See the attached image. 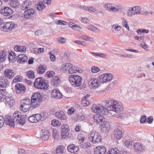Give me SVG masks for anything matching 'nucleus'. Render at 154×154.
<instances>
[{
	"mask_svg": "<svg viewBox=\"0 0 154 154\" xmlns=\"http://www.w3.org/2000/svg\"><path fill=\"white\" fill-rule=\"evenodd\" d=\"M103 102L107 108H104L101 105L98 104L93 105L91 109L92 111L94 112L98 113L94 116V121L98 124L101 123L105 120L104 117L100 113L107 115L109 110L118 113L121 112L123 109L121 103L114 99L105 100Z\"/></svg>",
	"mask_w": 154,
	"mask_h": 154,
	"instance_id": "nucleus-1",
	"label": "nucleus"
},
{
	"mask_svg": "<svg viewBox=\"0 0 154 154\" xmlns=\"http://www.w3.org/2000/svg\"><path fill=\"white\" fill-rule=\"evenodd\" d=\"M13 119L14 125L19 124L23 126L26 122L28 118L26 115H22L20 112L16 111L13 115Z\"/></svg>",
	"mask_w": 154,
	"mask_h": 154,
	"instance_id": "nucleus-2",
	"label": "nucleus"
},
{
	"mask_svg": "<svg viewBox=\"0 0 154 154\" xmlns=\"http://www.w3.org/2000/svg\"><path fill=\"white\" fill-rule=\"evenodd\" d=\"M68 79L72 85L75 87L80 86L82 83V78L79 75H70L68 78Z\"/></svg>",
	"mask_w": 154,
	"mask_h": 154,
	"instance_id": "nucleus-3",
	"label": "nucleus"
},
{
	"mask_svg": "<svg viewBox=\"0 0 154 154\" xmlns=\"http://www.w3.org/2000/svg\"><path fill=\"white\" fill-rule=\"evenodd\" d=\"M32 106V109L38 107L42 101V97L41 93L36 92L33 94L31 97Z\"/></svg>",
	"mask_w": 154,
	"mask_h": 154,
	"instance_id": "nucleus-4",
	"label": "nucleus"
},
{
	"mask_svg": "<svg viewBox=\"0 0 154 154\" xmlns=\"http://www.w3.org/2000/svg\"><path fill=\"white\" fill-rule=\"evenodd\" d=\"M33 85L37 88L44 90L47 89L49 86L47 82L40 77L35 79Z\"/></svg>",
	"mask_w": 154,
	"mask_h": 154,
	"instance_id": "nucleus-5",
	"label": "nucleus"
},
{
	"mask_svg": "<svg viewBox=\"0 0 154 154\" xmlns=\"http://www.w3.org/2000/svg\"><path fill=\"white\" fill-rule=\"evenodd\" d=\"M88 139L92 143H96L100 141L101 137L99 133L96 131H92L88 135Z\"/></svg>",
	"mask_w": 154,
	"mask_h": 154,
	"instance_id": "nucleus-6",
	"label": "nucleus"
},
{
	"mask_svg": "<svg viewBox=\"0 0 154 154\" xmlns=\"http://www.w3.org/2000/svg\"><path fill=\"white\" fill-rule=\"evenodd\" d=\"M20 103V107L24 112L28 111L31 107L32 108V106L31 100L27 98L21 100Z\"/></svg>",
	"mask_w": 154,
	"mask_h": 154,
	"instance_id": "nucleus-7",
	"label": "nucleus"
},
{
	"mask_svg": "<svg viewBox=\"0 0 154 154\" xmlns=\"http://www.w3.org/2000/svg\"><path fill=\"white\" fill-rule=\"evenodd\" d=\"M35 13V10L33 8L27 9L24 13V18L25 20H31L33 17Z\"/></svg>",
	"mask_w": 154,
	"mask_h": 154,
	"instance_id": "nucleus-8",
	"label": "nucleus"
},
{
	"mask_svg": "<svg viewBox=\"0 0 154 154\" xmlns=\"http://www.w3.org/2000/svg\"><path fill=\"white\" fill-rule=\"evenodd\" d=\"M0 13L4 16H8L13 14V11L10 7L5 6L0 9Z\"/></svg>",
	"mask_w": 154,
	"mask_h": 154,
	"instance_id": "nucleus-9",
	"label": "nucleus"
},
{
	"mask_svg": "<svg viewBox=\"0 0 154 154\" xmlns=\"http://www.w3.org/2000/svg\"><path fill=\"white\" fill-rule=\"evenodd\" d=\"M17 26L14 22H8L5 23L2 27V28L3 31L6 32H9Z\"/></svg>",
	"mask_w": 154,
	"mask_h": 154,
	"instance_id": "nucleus-10",
	"label": "nucleus"
},
{
	"mask_svg": "<svg viewBox=\"0 0 154 154\" xmlns=\"http://www.w3.org/2000/svg\"><path fill=\"white\" fill-rule=\"evenodd\" d=\"M89 82L90 83L89 86L92 88H96L98 87L101 83L99 77L97 78H91Z\"/></svg>",
	"mask_w": 154,
	"mask_h": 154,
	"instance_id": "nucleus-11",
	"label": "nucleus"
},
{
	"mask_svg": "<svg viewBox=\"0 0 154 154\" xmlns=\"http://www.w3.org/2000/svg\"><path fill=\"white\" fill-rule=\"evenodd\" d=\"M69 126L68 125H63L61 126V135L63 138L68 136L69 132Z\"/></svg>",
	"mask_w": 154,
	"mask_h": 154,
	"instance_id": "nucleus-12",
	"label": "nucleus"
},
{
	"mask_svg": "<svg viewBox=\"0 0 154 154\" xmlns=\"http://www.w3.org/2000/svg\"><path fill=\"white\" fill-rule=\"evenodd\" d=\"M106 148L103 146H98L94 149V154H106Z\"/></svg>",
	"mask_w": 154,
	"mask_h": 154,
	"instance_id": "nucleus-13",
	"label": "nucleus"
},
{
	"mask_svg": "<svg viewBox=\"0 0 154 154\" xmlns=\"http://www.w3.org/2000/svg\"><path fill=\"white\" fill-rule=\"evenodd\" d=\"M105 8L107 10L111 12L116 11L121 8L119 6L114 7L110 3H107L106 4Z\"/></svg>",
	"mask_w": 154,
	"mask_h": 154,
	"instance_id": "nucleus-14",
	"label": "nucleus"
},
{
	"mask_svg": "<svg viewBox=\"0 0 154 154\" xmlns=\"http://www.w3.org/2000/svg\"><path fill=\"white\" fill-rule=\"evenodd\" d=\"M134 149L136 152H139L146 149L145 146L140 143H135L134 144Z\"/></svg>",
	"mask_w": 154,
	"mask_h": 154,
	"instance_id": "nucleus-15",
	"label": "nucleus"
},
{
	"mask_svg": "<svg viewBox=\"0 0 154 154\" xmlns=\"http://www.w3.org/2000/svg\"><path fill=\"white\" fill-rule=\"evenodd\" d=\"M5 122L6 123L7 125L9 126L11 128L14 127V124L13 122V119L12 120L11 116L6 115L4 119Z\"/></svg>",
	"mask_w": 154,
	"mask_h": 154,
	"instance_id": "nucleus-16",
	"label": "nucleus"
},
{
	"mask_svg": "<svg viewBox=\"0 0 154 154\" xmlns=\"http://www.w3.org/2000/svg\"><path fill=\"white\" fill-rule=\"evenodd\" d=\"M55 116L59 119L61 120H65L66 119V116L64 112L62 110H59L56 112Z\"/></svg>",
	"mask_w": 154,
	"mask_h": 154,
	"instance_id": "nucleus-17",
	"label": "nucleus"
},
{
	"mask_svg": "<svg viewBox=\"0 0 154 154\" xmlns=\"http://www.w3.org/2000/svg\"><path fill=\"white\" fill-rule=\"evenodd\" d=\"M50 134L49 131L47 130L43 129L41 131L40 137L43 140H46L48 139Z\"/></svg>",
	"mask_w": 154,
	"mask_h": 154,
	"instance_id": "nucleus-18",
	"label": "nucleus"
},
{
	"mask_svg": "<svg viewBox=\"0 0 154 154\" xmlns=\"http://www.w3.org/2000/svg\"><path fill=\"white\" fill-rule=\"evenodd\" d=\"M51 96L56 99H60L62 97V95L60 91L56 89H54L52 91Z\"/></svg>",
	"mask_w": 154,
	"mask_h": 154,
	"instance_id": "nucleus-19",
	"label": "nucleus"
},
{
	"mask_svg": "<svg viewBox=\"0 0 154 154\" xmlns=\"http://www.w3.org/2000/svg\"><path fill=\"white\" fill-rule=\"evenodd\" d=\"M4 75L8 79H11L14 76V73L12 69H6L4 72Z\"/></svg>",
	"mask_w": 154,
	"mask_h": 154,
	"instance_id": "nucleus-20",
	"label": "nucleus"
},
{
	"mask_svg": "<svg viewBox=\"0 0 154 154\" xmlns=\"http://www.w3.org/2000/svg\"><path fill=\"white\" fill-rule=\"evenodd\" d=\"M9 84V81L3 76L0 77V87L5 88Z\"/></svg>",
	"mask_w": 154,
	"mask_h": 154,
	"instance_id": "nucleus-21",
	"label": "nucleus"
},
{
	"mask_svg": "<svg viewBox=\"0 0 154 154\" xmlns=\"http://www.w3.org/2000/svg\"><path fill=\"white\" fill-rule=\"evenodd\" d=\"M28 59L27 56L24 54H19L17 58V62L18 63H23L26 62Z\"/></svg>",
	"mask_w": 154,
	"mask_h": 154,
	"instance_id": "nucleus-22",
	"label": "nucleus"
},
{
	"mask_svg": "<svg viewBox=\"0 0 154 154\" xmlns=\"http://www.w3.org/2000/svg\"><path fill=\"white\" fill-rule=\"evenodd\" d=\"M5 100L6 105L10 107L13 106L14 104L15 101L12 97H7Z\"/></svg>",
	"mask_w": 154,
	"mask_h": 154,
	"instance_id": "nucleus-23",
	"label": "nucleus"
},
{
	"mask_svg": "<svg viewBox=\"0 0 154 154\" xmlns=\"http://www.w3.org/2000/svg\"><path fill=\"white\" fill-rule=\"evenodd\" d=\"M123 134L122 131L119 129H117L114 131L115 139L117 140H120L123 137Z\"/></svg>",
	"mask_w": 154,
	"mask_h": 154,
	"instance_id": "nucleus-24",
	"label": "nucleus"
},
{
	"mask_svg": "<svg viewBox=\"0 0 154 154\" xmlns=\"http://www.w3.org/2000/svg\"><path fill=\"white\" fill-rule=\"evenodd\" d=\"M101 130L103 131H108L110 128V125L109 123L107 121L104 120L101 123Z\"/></svg>",
	"mask_w": 154,
	"mask_h": 154,
	"instance_id": "nucleus-25",
	"label": "nucleus"
},
{
	"mask_svg": "<svg viewBox=\"0 0 154 154\" xmlns=\"http://www.w3.org/2000/svg\"><path fill=\"white\" fill-rule=\"evenodd\" d=\"M61 80L57 76H54L51 79V84L54 86H57L61 82Z\"/></svg>",
	"mask_w": 154,
	"mask_h": 154,
	"instance_id": "nucleus-26",
	"label": "nucleus"
},
{
	"mask_svg": "<svg viewBox=\"0 0 154 154\" xmlns=\"http://www.w3.org/2000/svg\"><path fill=\"white\" fill-rule=\"evenodd\" d=\"M67 149L69 152L72 153L77 152L79 149L78 146H75L73 144L70 145L67 147Z\"/></svg>",
	"mask_w": 154,
	"mask_h": 154,
	"instance_id": "nucleus-27",
	"label": "nucleus"
},
{
	"mask_svg": "<svg viewBox=\"0 0 154 154\" xmlns=\"http://www.w3.org/2000/svg\"><path fill=\"white\" fill-rule=\"evenodd\" d=\"M31 2L29 0H27L23 2L22 8V10L28 9L31 7Z\"/></svg>",
	"mask_w": 154,
	"mask_h": 154,
	"instance_id": "nucleus-28",
	"label": "nucleus"
},
{
	"mask_svg": "<svg viewBox=\"0 0 154 154\" xmlns=\"http://www.w3.org/2000/svg\"><path fill=\"white\" fill-rule=\"evenodd\" d=\"M46 69L45 66L40 65L37 69V73L39 74H43L45 72Z\"/></svg>",
	"mask_w": 154,
	"mask_h": 154,
	"instance_id": "nucleus-29",
	"label": "nucleus"
},
{
	"mask_svg": "<svg viewBox=\"0 0 154 154\" xmlns=\"http://www.w3.org/2000/svg\"><path fill=\"white\" fill-rule=\"evenodd\" d=\"M15 88L17 90L20 91H25L26 90V87L23 84L20 83H17L15 85Z\"/></svg>",
	"mask_w": 154,
	"mask_h": 154,
	"instance_id": "nucleus-30",
	"label": "nucleus"
},
{
	"mask_svg": "<svg viewBox=\"0 0 154 154\" xmlns=\"http://www.w3.org/2000/svg\"><path fill=\"white\" fill-rule=\"evenodd\" d=\"M9 5L11 7L17 8L19 5L20 4L17 0H10Z\"/></svg>",
	"mask_w": 154,
	"mask_h": 154,
	"instance_id": "nucleus-31",
	"label": "nucleus"
},
{
	"mask_svg": "<svg viewBox=\"0 0 154 154\" xmlns=\"http://www.w3.org/2000/svg\"><path fill=\"white\" fill-rule=\"evenodd\" d=\"M26 49V48L25 46H20L17 45L14 47V50L17 52H25Z\"/></svg>",
	"mask_w": 154,
	"mask_h": 154,
	"instance_id": "nucleus-32",
	"label": "nucleus"
},
{
	"mask_svg": "<svg viewBox=\"0 0 154 154\" xmlns=\"http://www.w3.org/2000/svg\"><path fill=\"white\" fill-rule=\"evenodd\" d=\"M6 93H5V90L4 89H1L0 90V101L4 100L7 97L6 96Z\"/></svg>",
	"mask_w": 154,
	"mask_h": 154,
	"instance_id": "nucleus-33",
	"label": "nucleus"
},
{
	"mask_svg": "<svg viewBox=\"0 0 154 154\" xmlns=\"http://www.w3.org/2000/svg\"><path fill=\"white\" fill-rule=\"evenodd\" d=\"M79 68L76 66H71L68 69V72L70 74H73L79 72Z\"/></svg>",
	"mask_w": 154,
	"mask_h": 154,
	"instance_id": "nucleus-34",
	"label": "nucleus"
},
{
	"mask_svg": "<svg viewBox=\"0 0 154 154\" xmlns=\"http://www.w3.org/2000/svg\"><path fill=\"white\" fill-rule=\"evenodd\" d=\"M86 28L89 30L93 32H100V30L98 28L92 25H90L87 26Z\"/></svg>",
	"mask_w": 154,
	"mask_h": 154,
	"instance_id": "nucleus-35",
	"label": "nucleus"
},
{
	"mask_svg": "<svg viewBox=\"0 0 154 154\" xmlns=\"http://www.w3.org/2000/svg\"><path fill=\"white\" fill-rule=\"evenodd\" d=\"M37 9L39 11H42L45 7L46 6L42 2H39L37 3Z\"/></svg>",
	"mask_w": 154,
	"mask_h": 154,
	"instance_id": "nucleus-36",
	"label": "nucleus"
},
{
	"mask_svg": "<svg viewBox=\"0 0 154 154\" xmlns=\"http://www.w3.org/2000/svg\"><path fill=\"white\" fill-rule=\"evenodd\" d=\"M141 8L140 6H134L133 7L131 8V10L134 11V14L135 15L137 14H140V10H141Z\"/></svg>",
	"mask_w": 154,
	"mask_h": 154,
	"instance_id": "nucleus-37",
	"label": "nucleus"
},
{
	"mask_svg": "<svg viewBox=\"0 0 154 154\" xmlns=\"http://www.w3.org/2000/svg\"><path fill=\"white\" fill-rule=\"evenodd\" d=\"M90 53L96 56H98L103 58H106L108 55L107 54H103L97 52H90Z\"/></svg>",
	"mask_w": 154,
	"mask_h": 154,
	"instance_id": "nucleus-38",
	"label": "nucleus"
},
{
	"mask_svg": "<svg viewBox=\"0 0 154 154\" xmlns=\"http://www.w3.org/2000/svg\"><path fill=\"white\" fill-rule=\"evenodd\" d=\"M26 73V76H28L29 79H34L35 77L34 72L31 70L27 71Z\"/></svg>",
	"mask_w": 154,
	"mask_h": 154,
	"instance_id": "nucleus-39",
	"label": "nucleus"
},
{
	"mask_svg": "<svg viewBox=\"0 0 154 154\" xmlns=\"http://www.w3.org/2000/svg\"><path fill=\"white\" fill-rule=\"evenodd\" d=\"M6 58L5 52L3 51L0 52V63L3 61Z\"/></svg>",
	"mask_w": 154,
	"mask_h": 154,
	"instance_id": "nucleus-40",
	"label": "nucleus"
},
{
	"mask_svg": "<svg viewBox=\"0 0 154 154\" xmlns=\"http://www.w3.org/2000/svg\"><path fill=\"white\" fill-rule=\"evenodd\" d=\"M99 77L101 83L107 82V80H106V77H107V76H106V73L102 74Z\"/></svg>",
	"mask_w": 154,
	"mask_h": 154,
	"instance_id": "nucleus-41",
	"label": "nucleus"
},
{
	"mask_svg": "<svg viewBox=\"0 0 154 154\" xmlns=\"http://www.w3.org/2000/svg\"><path fill=\"white\" fill-rule=\"evenodd\" d=\"M112 31L115 30L116 31H120L121 30V26L118 25L117 24H116L112 26Z\"/></svg>",
	"mask_w": 154,
	"mask_h": 154,
	"instance_id": "nucleus-42",
	"label": "nucleus"
},
{
	"mask_svg": "<svg viewBox=\"0 0 154 154\" xmlns=\"http://www.w3.org/2000/svg\"><path fill=\"white\" fill-rule=\"evenodd\" d=\"M63 149L62 146H59L56 149V153L57 154H61L63 153Z\"/></svg>",
	"mask_w": 154,
	"mask_h": 154,
	"instance_id": "nucleus-43",
	"label": "nucleus"
},
{
	"mask_svg": "<svg viewBox=\"0 0 154 154\" xmlns=\"http://www.w3.org/2000/svg\"><path fill=\"white\" fill-rule=\"evenodd\" d=\"M149 32V30L143 29H139L137 31V32L139 35H141L142 33H147Z\"/></svg>",
	"mask_w": 154,
	"mask_h": 154,
	"instance_id": "nucleus-44",
	"label": "nucleus"
},
{
	"mask_svg": "<svg viewBox=\"0 0 154 154\" xmlns=\"http://www.w3.org/2000/svg\"><path fill=\"white\" fill-rule=\"evenodd\" d=\"M23 80V77L20 75L16 76L13 80V82L16 83L18 82H21Z\"/></svg>",
	"mask_w": 154,
	"mask_h": 154,
	"instance_id": "nucleus-45",
	"label": "nucleus"
},
{
	"mask_svg": "<svg viewBox=\"0 0 154 154\" xmlns=\"http://www.w3.org/2000/svg\"><path fill=\"white\" fill-rule=\"evenodd\" d=\"M67 137L71 140L74 139L75 137V133L74 131H71L70 133L69 132Z\"/></svg>",
	"mask_w": 154,
	"mask_h": 154,
	"instance_id": "nucleus-46",
	"label": "nucleus"
},
{
	"mask_svg": "<svg viewBox=\"0 0 154 154\" xmlns=\"http://www.w3.org/2000/svg\"><path fill=\"white\" fill-rule=\"evenodd\" d=\"M34 116L35 117V120L36 122H37L40 120L42 121V116L40 114H34Z\"/></svg>",
	"mask_w": 154,
	"mask_h": 154,
	"instance_id": "nucleus-47",
	"label": "nucleus"
},
{
	"mask_svg": "<svg viewBox=\"0 0 154 154\" xmlns=\"http://www.w3.org/2000/svg\"><path fill=\"white\" fill-rule=\"evenodd\" d=\"M91 146V144L87 143H81L80 145L81 147L83 148L86 149V148H89Z\"/></svg>",
	"mask_w": 154,
	"mask_h": 154,
	"instance_id": "nucleus-48",
	"label": "nucleus"
},
{
	"mask_svg": "<svg viewBox=\"0 0 154 154\" xmlns=\"http://www.w3.org/2000/svg\"><path fill=\"white\" fill-rule=\"evenodd\" d=\"M91 71L94 73H96L99 72L100 70V69L97 67L93 66L91 69Z\"/></svg>",
	"mask_w": 154,
	"mask_h": 154,
	"instance_id": "nucleus-49",
	"label": "nucleus"
},
{
	"mask_svg": "<svg viewBox=\"0 0 154 154\" xmlns=\"http://www.w3.org/2000/svg\"><path fill=\"white\" fill-rule=\"evenodd\" d=\"M51 124L54 127L58 126H60V124L59 123V121L56 119H54L51 121Z\"/></svg>",
	"mask_w": 154,
	"mask_h": 154,
	"instance_id": "nucleus-50",
	"label": "nucleus"
},
{
	"mask_svg": "<svg viewBox=\"0 0 154 154\" xmlns=\"http://www.w3.org/2000/svg\"><path fill=\"white\" fill-rule=\"evenodd\" d=\"M62 66L63 69L65 70L66 71L68 69V68H69L71 66H72V65L70 63H65L63 64Z\"/></svg>",
	"mask_w": 154,
	"mask_h": 154,
	"instance_id": "nucleus-51",
	"label": "nucleus"
},
{
	"mask_svg": "<svg viewBox=\"0 0 154 154\" xmlns=\"http://www.w3.org/2000/svg\"><path fill=\"white\" fill-rule=\"evenodd\" d=\"M81 38L82 40L88 41L92 42L93 41V38H92L90 37L85 35L82 36Z\"/></svg>",
	"mask_w": 154,
	"mask_h": 154,
	"instance_id": "nucleus-52",
	"label": "nucleus"
},
{
	"mask_svg": "<svg viewBox=\"0 0 154 154\" xmlns=\"http://www.w3.org/2000/svg\"><path fill=\"white\" fill-rule=\"evenodd\" d=\"M134 143L130 140H126L125 142V144L127 147H129L130 145L132 146Z\"/></svg>",
	"mask_w": 154,
	"mask_h": 154,
	"instance_id": "nucleus-53",
	"label": "nucleus"
},
{
	"mask_svg": "<svg viewBox=\"0 0 154 154\" xmlns=\"http://www.w3.org/2000/svg\"><path fill=\"white\" fill-rule=\"evenodd\" d=\"M106 80H107V82L110 81L112 78V75L111 73H106Z\"/></svg>",
	"mask_w": 154,
	"mask_h": 154,
	"instance_id": "nucleus-54",
	"label": "nucleus"
},
{
	"mask_svg": "<svg viewBox=\"0 0 154 154\" xmlns=\"http://www.w3.org/2000/svg\"><path fill=\"white\" fill-rule=\"evenodd\" d=\"M28 119H27L29 120V121L31 122L32 123H35V117L34 116V115H32L30 116L29 117H28Z\"/></svg>",
	"mask_w": 154,
	"mask_h": 154,
	"instance_id": "nucleus-55",
	"label": "nucleus"
},
{
	"mask_svg": "<svg viewBox=\"0 0 154 154\" xmlns=\"http://www.w3.org/2000/svg\"><path fill=\"white\" fill-rule=\"evenodd\" d=\"M55 74V72L53 71H48L46 72L47 76L48 78H50L53 77V76Z\"/></svg>",
	"mask_w": 154,
	"mask_h": 154,
	"instance_id": "nucleus-56",
	"label": "nucleus"
},
{
	"mask_svg": "<svg viewBox=\"0 0 154 154\" xmlns=\"http://www.w3.org/2000/svg\"><path fill=\"white\" fill-rule=\"evenodd\" d=\"M82 103L84 106H87L90 104L88 100H82Z\"/></svg>",
	"mask_w": 154,
	"mask_h": 154,
	"instance_id": "nucleus-57",
	"label": "nucleus"
},
{
	"mask_svg": "<svg viewBox=\"0 0 154 154\" xmlns=\"http://www.w3.org/2000/svg\"><path fill=\"white\" fill-rule=\"evenodd\" d=\"M75 43L82 45L87 46V44L85 42H82L80 41L76 40L74 41Z\"/></svg>",
	"mask_w": 154,
	"mask_h": 154,
	"instance_id": "nucleus-58",
	"label": "nucleus"
},
{
	"mask_svg": "<svg viewBox=\"0 0 154 154\" xmlns=\"http://www.w3.org/2000/svg\"><path fill=\"white\" fill-rule=\"evenodd\" d=\"M4 122V119L3 116H0V128L3 126Z\"/></svg>",
	"mask_w": 154,
	"mask_h": 154,
	"instance_id": "nucleus-59",
	"label": "nucleus"
},
{
	"mask_svg": "<svg viewBox=\"0 0 154 154\" xmlns=\"http://www.w3.org/2000/svg\"><path fill=\"white\" fill-rule=\"evenodd\" d=\"M131 8H129L128 10V11L127 13V15L129 17H131V16L134 15V13H132V11L133 10H131Z\"/></svg>",
	"mask_w": 154,
	"mask_h": 154,
	"instance_id": "nucleus-60",
	"label": "nucleus"
},
{
	"mask_svg": "<svg viewBox=\"0 0 154 154\" xmlns=\"http://www.w3.org/2000/svg\"><path fill=\"white\" fill-rule=\"evenodd\" d=\"M146 118L145 116L143 115L142 116H141L140 120V122L141 123L143 124L145 123L146 121Z\"/></svg>",
	"mask_w": 154,
	"mask_h": 154,
	"instance_id": "nucleus-61",
	"label": "nucleus"
},
{
	"mask_svg": "<svg viewBox=\"0 0 154 154\" xmlns=\"http://www.w3.org/2000/svg\"><path fill=\"white\" fill-rule=\"evenodd\" d=\"M35 33L37 35H40L44 33V31L41 29L38 30L35 32Z\"/></svg>",
	"mask_w": 154,
	"mask_h": 154,
	"instance_id": "nucleus-62",
	"label": "nucleus"
},
{
	"mask_svg": "<svg viewBox=\"0 0 154 154\" xmlns=\"http://www.w3.org/2000/svg\"><path fill=\"white\" fill-rule=\"evenodd\" d=\"M8 59L9 60L12 62H14L16 60L14 59V57L13 55L10 53L9 54Z\"/></svg>",
	"mask_w": 154,
	"mask_h": 154,
	"instance_id": "nucleus-63",
	"label": "nucleus"
},
{
	"mask_svg": "<svg viewBox=\"0 0 154 154\" xmlns=\"http://www.w3.org/2000/svg\"><path fill=\"white\" fill-rule=\"evenodd\" d=\"M77 138L79 140L83 141L84 140V135L82 134H78Z\"/></svg>",
	"mask_w": 154,
	"mask_h": 154,
	"instance_id": "nucleus-64",
	"label": "nucleus"
}]
</instances>
